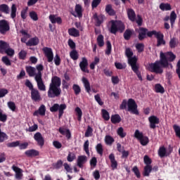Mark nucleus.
Listing matches in <instances>:
<instances>
[{"mask_svg":"<svg viewBox=\"0 0 180 180\" xmlns=\"http://www.w3.org/2000/svg\"><path fill=\"white\" fill-rule=\"evenodd\" d=\"M153 36L157 39V47H160V46H165V40H164V34L161 32L154 31Z\"/></svg>","mask_w":180,"mask_h":180,"instance_id":"9d476101","label":"nucleus"},{"mask_svg":"<svg viewBox=\"0 0 180 180\" xmlns=\"http://www.w3.org/2000/svg\"><path fill=\"white\" fill-rule=\"evenodd\" d=\"M96 150L97 153L101 155V157L103 155V146L102 145V143H98L96 146Z\"/></svg>","mask_w":180,"mask_h":180,"instance_id":"c03bdc74","label":"nucleus"},{"mask_svg":"<svg viewBox=\"0 0 180 180\" xmlns=\"http://www.w3.org/2000/svg\"><path fill=\"white\" fill-rule=\"evenodd\" d=\"M160 9L162 11H171L172 9V7H171V4L168 3H162L159 6Z\"/></svg>","mask_w":180,"mask_h":180,"instance_id":"72a5a7b5","label":"nucleus"},{"mask_svg":"<svg viewBox=\"0 0 180 180\" xmlns=\"http://www.w3.org/2000/svg\"><path fill=\"white\" fill-rule=\"evenodd\" d=\"M82 81L84 84L86 92L89 94L91 92V84L89 83V81L86 77H82Z\"/></svg>","mask_w":180,"mask_h":180,"instance_id":"a878e982","label":"nucleus"},{"mask_svg":"<svg viewBox=\"0 0 180 180\" xmlns=\"http://www.w3.org/2000/svg\"><path fill=\"white\" fill-rule=\"evenodd\" d=\"M79 65L82 72L89 74V70L88 69V59H86V58H82V61L79 63Z\"/></svg>","mask_w":180,"mask_h":180,"instance_id":"ddd939ff","label":"nucleus"},{"mask_svg":"<svg viewBox=\"0 0 180 180\" xmlns=\"http://www.w3.org/2000/svg\"><path fill=\"white\" fill-rule=\"evenodd\" d=\"M175 20H176V13L173 11L170 13V23L172 27L175 24Z\"/></svg>","mask_w":180,"mask_h":180,"instance_id":"49530a36","label":"nucleus"},{"mask_svg":"<svg viewBox=\"0 0 180 180\" xmlns=\"http://www.w3.org/2000/svg\"><path fill=\"white\" fill-rule=\"evenodd\" d=\"M30 18L34 22L39 20V16L37 15V13H36L35 11L30 12Z\"/></svg>","mask_w":180,"mask_h":180,"instance_id":"052dcab7","label":"nucleus"},{"mask_svg":"<svg viewBox=\"0 0 180 180\" xmlns=\"http://www.w3.org/2000/svg\"><path fill=\"white\" fill-rule=\"evenodd\" d=\"M72 89L75 92V95H79L81 94V87L78 84H73Z\"/></svg>","mask_w":180,"mask_h":180,"instance_id":"e2e57ef3","label":"nucleus"},{"mask_svg":"<svg viewBox=\"0 0 180 180\" xmlns=\"http://www.w3.org/2000/svg\"><path fill=\"white\" fill-rule=\"evenodd\" d=\"M40 115L41 116H44L46 115V105H41L38 110H35L33 113V116H39Z\"/></svg>","mask_w":180,"mask_h":180,"instance_id":"4be33fe9","label":"nucleus"},{"mask_svg":"<svg viewBox=\"0 0 180 180\" xmlns=\"http://www.w3.org/2000/svg\"><path fill=\"white\" fill-rule=\"evenodd\" d=\"M151 171H153V166L146 165L143 169V176H150Z\"/></svg>","mask_w":180,"mask_h":180,"instance_id":"f704fd0d","label":"nucleus"},{"mask_svg":"<svg viewBox=\"0 0 180 180\" xmlns=\"http://www.w3.org/2000/svg\"><path fill=\"white\" fill-rule=\"evenodd\" d=\"M11 9V19H15V18H16V12L18 11V8H16V4H12Z\"/></svg>","mask_w":180,"mask_h":180,"instance_id":"a18cd8bd","label":"nucleus"},{"mask_svg":"<svg viewBox=\"0 0 180 180\" xmlns=\"http://www.w3.org/2000/svg\"><path fill=\"white\" fill-rule=\"evenodd\" d=\"M117 134L121 137V139H124V136H127L126 132H124L123 127L118 128Z\"/></svg>","mask_w":180,"mask_h":180,"instance_id":"bf43d9fd","label":"nucleus"},{"mask_svg":"<svg viewBox=\"0 0 180 180\" xmlns=\"http://www.w3.org/2000/svg\"><path fill=\"white\" fill-rule=\"evenodd\" d=\"M101 113L103 119H104V120L106 122L110 119V115H109V112H108V110L103 109L101 110Z\"/></svg>","mask_w":180,"mask_h":180,"instance_id":"de8ad7c7","label":"nucleus"},{"mask_svg":"<svg viewBox=\"0 0 180 180\" xmlns=\"http://www.w3.org/2000/svg\"><path fill=\"white\" fill-rule=\"evenodd\" d=\"M19 142H20V141H14V142L8 143L6 144V146L8 147L9 148H13L15 147H19Z\"/></svg>","mask_w":180,"mask_h":180,"instance_id":"69168bd1","label":"nucleus"},{"mask_svg":"<svg viewBox=\"0 0 180 180\" xmlns=\"http://www.w3.org/2000/svg\"><path fill=\"white\" fill-rule=\"evenodd\" d=\"M34 139L35 141H37V145L39 146V147H43L44 146V138H43V136L41 135V133L37 132L34 134Z\"/></svg>","mask_w":180,"mask_h":180,"instance_id":"4468645a","label":"nucleus"},{"mask_svg":"<svg viewBox=\"0 0 180 180\" xmlns=\"http://www.w3.org/2000/svg\"><path fill=\"white\" fill-rule=\"evenodd\" d=\"M9 47V44L5 41H0V53L4 54L5 53V50H6Z\"/></svg>","mask_w":180,"mask_h":180,"instance_id":"2f4dec72","label":"nucleus"},{"mask_svg":"<svg viewBox=\"0 0 180 180\" xmlns=\"http://www.w3.org/2000/svg\"><path fill=\"white\" fill-rule=\"evenodd\" d=\"M25 155H27V157H37L40 155V153L39 152V150H36L34 149H30V150H27L25 152Z\"/></svg>","mask_w":180,"mask_h":180,"instance_id":"5701e85b","label":"nucleus"},{"mask_svg":"<svg viewBox=\"0 0 180 180\" xmlns=\"http://www.w3.org/2000/svg\"><path fill=\"white\" fill-rule=\"evenodd\" d=\"M136 32L139 33L138 39L140 41H143L144 39H147V37H153L154 36V32L153 31H148V29L141 27L139 28V30H136Z\"/></svg>","mask_w":180,"mask_h":180,"instance_id":"39448f33","label":"nucleus"},{"mask_svg":"<svg viewBox=\"0 0 180 180\" xmlns=\"http://www.w3.org/2000/svg\"><path fill=\"white\" fill-rule=\"evenodd\" d=\"M86 162V156L85 155H80L77 158V166L79 168H82L84 167V164Z\"/></svg>","mask_w":180,"mask_h":180,"instance_id":"cd10ccee","label":"nucleus"},{"mask_svg":"<svg viewBox=\"0 0 180 180\" xmlns=\"http://www.w3.org/2000/svg\"><path fill=\"white\" fill-rule=\"evenodd\" d=\"M173 129L174 130V133L176 134V137H179V139H180V127L174 124L173 125Z\"/></svg>","mask_w":180,"mask_h":180,"instance_id":"774afa93","label":"nucleus"},{"mask_svg":"<svg viewBox=\"0 0 180 180\" xmlns=\"http://www.w3.org/2000/svg\"><path fill=\"white\" fill-rule=\"evenodd\" d=\"M68 33L70 36H72L73 37H79V30L76 28L72 27L68 29Z\"/></svg>","mask_w":180,"mask_h":180,"instance_id":"c85d7f7f","label":"nucleus"},{"mask_svg":"<svg viewBox=\"0 0 180 180\" xmlns=\"http://www.w3.org/2000/svg\"><path fill=\"white\" fill-rule=\"evenodd\" d=\"M155 91L157 94H164V92H165L164 86H162L160 84H157L155 85Z\"/></svg>","mask_w":180,"mask_h":180,"instance_id":"ea45409f","label":"nucleus"},{"mask_svg":"<svg viewBox=\"0 0 180 180\" xmlns=\"http://www.w3.org/2000/svg\"><path fill=\"white\" fill-rule=\"evenodd\" d=\"M11 169L13 171H14V172H15V179H21L22 176H23V174H22V169L15 165H13Z\"/></svg>","mask_w":180,"mask_h":180,"instance_id":"f3484780","label":"nucleus"},{"mask_svg":"<svg viewBox=\"0 0 180 180\" xmlns=\"http://www.w3.org/2000/svg\"><path fill=\"white\" fill-rule=\"evenodd\" d=\"M92 133H94V129L91 126H88L84 134L85 137H91Z\"/></svg>","mask_w":180,"mask_h":180,"instance_id":"6e6d98bb","label":"nucleus"},{"mask_svg":"<svg viewBox=\"0 0 180 180\" xmlns=\"http://www.w3.org/2000/svg\"><path fill=\"white\" fill-rule=\"evenodd\" d=\"M105 15L103 14L98 15V13H94L92 19L94 20V25L96 27H99L105 21Z\"/></svg>","mask_w":180,"mask_h":180,"instance_id":"1a4fd4ad","label":"nucleus"},{"mask_svg":"<svg viewBox=\"0 0 180 180\" xmlns=\"http://www.w3.org/2000/svg\"><path fill=\"white\" fill-rule=\"evenodd\" d=\"M75 12L78 15V18H82V6L79 4H77L75 6Z\"/></svg>","mask_w":180,"mask_h":180,"instance_id":"09e8293b","label":"nucleus"},{"mask_svg":"<svg viewBox=\"0 0 180 180\" xmlns=\"http://www.w3.org/2000/svg\"><path fill=\"white\" fill-rule=\"evenodd\" d=\"M110 120L112 124H117V123H120V122H122V117L119 114H115L111 116Z\"/></svg>","mask_w":180,"mask_h":180,"instance_id":"7c9ffc66","label":"nucleus"},{"mask_svg":"<svg viewBox=\"0 0 180 180\" xmlns=\"http://www.w3.org/2000/svg\"><path fill=\"white\" fill-rule=\"evenodd\" d=\"M4 53L9 57H13V56H15V50L11 48L10 46L4 51Z\"/></svg>","mask_w":180,"mask_h":180,"instance_id":"8fccbe9b","label":"nucleus"},{"mask_svg":"<svg viewBox=\"0 0 180 180\" xmlns=\"http://www.w3.org/2000/svg\"><path fill=\"white\" fill-rule=\"evenodd\" d=\"M49 20L51 23H58V25H61L63 23V20L61 17H56V15L51 14L49 15Z\"/></svg>","mask_w":180,"mask_h":180,"instance_id":"aec40b11","label":"nucleus"},{"mask_svg":"<svg viewBox=\"0 0 180 180\" xmlns=\"http://www.w3.org/2000/svg\"><path fill=\"white\" fill-rule=\"evenodd\" d=\"M97 44L99 47H103L105 46V41L103 35L99 34L97 37Z\"/></svg>","mask_w":180,"mask_h":180,"instance_id":"a19ab883","label":"nucleus"},{"mask_svg":"<svg viewBox=\"0 0 180 180\" xmlns=\"http://www.w3.org/2000/svg\"><path fill=\"white\" fill-rule=\"evenodd\" d=\"M42 51L47 58L48 63H52L53 60H54V53H53V49L49 47H44Z\"/></svg>","mask_w":180,"mask_h":180,"instance_id":"9b49d317","label":"nucleus"},{"mask_svg":"<svg viewBox=\"0 0 180 180\" xmlns=\"http://www.w3.org/2000/svg\"><path fill=\"white\" fill-rule=\"evenodd\" d=\"M158 155L160 157V158H164V157H167L168 155H167V149L165 146H162L158 150Z\"/></svg>","mask_w":180,"mask_h":180,"instance_id":"c9c22d12","label":"nucleus"},{"mask_svg":"<svg viewBox=\"0 0 180 180\" xmlns=\"http://www.w3.org/2000/svg\"><path fill=\"white\" fill-rule=\"evenodd\" d=\"M31 99L34 102L41 101V96H40V92H39L37 89H34L32 91H31Z\"/></svg>","mask_w":180,"mask_h":180,"instance_id":"2eb2a0df","label":"nucleus"},{"mask_svg":"<svg viewBox=\"0 0 180 180\" xmlns=\"http://www.w3.org/2000/svg\"><path fill=\"white\" fill-rule=\"evenodd\" d=\"M5 140H8V135L5 132H2L0 124V143H4Z\"/></svg>","mask_w":180,"mask_h":180,"instance_id":"5fc2aeb1","label":"nucleus"},{"mask_svg":"<svg viewBox=\"0 0 180 180\" xmlns=\"http://www.w3.org/2000/svg\"><path fill=\"white\" fill-rule=\"evenodd\" d=\"M1 61L7 67H9V65H12V63L11 62V60L9 59V58H8V56H3L1 58Z\"/></svg>","mask_w":180,"mask_h":180,"instance_id":"864d4df0","label":"nucleus"},{"mask_svg":"<svg viewBox=\"0 0 180 180\" xmlns=\"http://www.w3.org/2000/svg\"><path fill=\"white\" fill-rule=\"evenodd\" d=\"M35 81L39 91H46V85H44V82H43V79L41 77H35Z\"/></svg>","mask_w":180,"mask_h":180,"instance_id":"a211bd4d","label":"nucleus"},{"mask_svg":"<svg viewBox=\"0 0 180 180\" xmlns=\"http://www.w3.org/2000/svg\"><path fill=\"white\" fill-rule=\"evenodd\" d=\"M137 108H139V106L137 105L136 101H134V99L133 98L128 99V101L127 100L124 99L120 105V110H126V109H127L128 112H130L133 115L139 116V115H140V112H139Z\"/></svg>","mask_w":180,"mask_h":180,"instance_id":"7ed1b4c3","label":"nucleus"},{"mask_svg":"<svg viewBox=\"0 0 180 180\" xmlns=\"http://www.w3.org/2000/svg\"><path fill=\"white\" fill-rule=\"evenodd\" d=\"M106 44L107 49L105 50V54H107V56H110V53H112V44L110 42V41H107Z\"/></svg>","mask_w":180,"mask_h":180,"instance_id":"680f3d73","label":"nucleus"},{"mask_svg":"<svg viewBox=\"0 0 180 180\" xmlns=\"http://www.w3.org/2000/svg\"><path fill=\"white\" fill-rule=\"evenodd\" d=\"M105 141L107 146H112L115 143V139L110 136V135H107L105 137Z\"/></svg>","mask_w":180,"mask_h":180,"instance_id":"37998d69","label":"nucleus"},{"mask_svg":"<svg viewBox=\"0 0 180 180\" xmlns=\"http://www.w3.org/2000/svg\"><path fill=\"white\" fill-rule=\"evenodd\" d=\"M27 56V52L26 51L22 50L18 53V57L20 60H26V56Z\"/></svg>","mask_w":180,"mask_h":180,"instance_id":"338daca9","label":"nucleus"},{"mask_svg":"<svg viewBox=\"0 0 180 180\" xmlns=\"http://www.w3.org/2000/svg\"><path fill=\"white\" fill-rule=\"evenodd\" d=\"M7 120H8V115L4 113V110H2V109H0V122L5 123V122H6Z\"/></svg>","mask_w":180,"mask_h":180,"instance_id":"3c124183","label":"nucleus"},{"mask_svg":"<svg viewBox=\"0 0 180 180\" xmlns=\"http://www.w3.org/2000/svg\"><path fill=\"white\" fill-rule=\"evenodd\" d=\"M132 71L134 72V74H136L139 81H143V77L141 76V72H140V68H136V69H133Z\"/></svg>","mask_w":180,"mask_h":180,"instance_id":"603ef678","label":"nucleus"},{"mask_svg":"<svg viewBox=\"0 0 180 180\" xmlns=\"http://www.w3.org/2000/svg\"><path fill=\"white\" fill-rule=\"evenodd\" d=\"M137 57L132 56L128 58V64L131 68V70H135L136 68H140L139 64H137Z\"/></svg>","mask_w":180,"mask_h":180,"instance_id":"dca6fc26","label":"nucleus"},{"mask_svg":"<svg viewBox=\"0 0 180 180\" xmlns=\"http://www.w3.org/2000/svg\"><path fill=\"white\" fill-rule=\"evenodd\" d=\"M70 56L72 60H73L74 61H77V60L79 57V55L78 54V51H77V50L73 49L72 51L70 52Z\"/></svg>","mask_w":180,"mask_h":180,"instance_id":"4c0bfd02","label":"nucleus"},{"mask_svg":"<svg viewBox=\"0 0 180 180\" xmlns=\"http://www.w3.org/2000/svg\"><path fill=\"white\" fill-rule=\"evenodd\" d=\"M148 122L150 123L149 127L150 129H156L157 125L156 124H160V118H158L155 115H151L150 117H148Z\"/></svg>","mask_w":180,"mask_h":180,"instance_id":"f8f14e48","label":"nucleus"},{"mask_svg":"<svg viewBox=\"0 0 180 180\" xmlns=\"http://www.w3.org/2000/svg\"><path fill=\"white\" fill-rule=\"evenodd\" d=\"M61 79L58 76H53L49 84L48 98H60L61 96Z\"/></svg>","mask_w":180,"mask_h":180,"instance_id":"f03ea898","label":"nucleus"},{"mask_svg":"<svg viewBox=\"0 0 180 180\" xmlns=\"http://www.w3.org/2000/svg\"><path fill=\"white\" fill-rule=\"evenodd\" d=\"M67 109V105L55 103L52 107L50 108V112L54 113L55 112H58V118L61 119L63 117V115H64V110Z\"/></svg>","mask_w":180,"mask_h":180,"instance_id":"423d86ee","label":"nucleus"},{"mask_svg":"<svg viewBox=\"0 0 180 180\" xmlns=\"http://www.w3.org/2000/svg\"><path fill=\"white\" fill-rule=\"evenodd\" d=\"M75 112H76L77 115V120L79 122H81V119L82 117V110H81V108L79 107H77L75 108Z\"/></svg>","mask_w":180,"mask_h":180,"instance_id":"13d9d810","label":"nucleus"},{"mask_svg":"<svg viewBox=\"0 0 180 180\" xmlns=\"http://www.w3.org/2000/svg\"><path fill=\"white\" fill-rule=\"evenodd\" d=\"M36 68L38 71L37 74L35 75V78H38L39 77H42V75H41V71H43L44 70V67L43 66V65L41 64H39V65H37L36 66Z\"/></svg>","mask_w":180,"mask_h":180,"instance_id":"79ce46f5","label":"nucleus"},{"mask_svg":"<svg viewBox=\"0 0 180 180\" xmlns=\"http://www.w3.org/2000/svg\"><path fill=\"white\" fill-rule=\"evenodd\" d=\"M138 53H143L144 51V44L139 43L135 46Z\"/></svg>","mask_w":180,"mask_h":180,"instance_id":"0e129e2a","label":"nucleus"},{"mask_svg":"<svg viewBox=\"0 0 180 180\" xmlns=\"http://www.w3.org/2000/svg\"><path fill=\"white\" fill-rule=\"evenodd\" d=\"M127 15L129 20L131 22H135L136 21V12H134V10L132 8H129L127 10Z\"/></svg>","mask_w":180,"mask_h":180,"instance_id":"c756f323","label":"nucleus"},{"mask_svg":"<svg viewBox=\"0 0 180 180\" xmlns=\"http://www.w3.org/2000/svg\"><path fill=\"white\" fill-rule=\"evenodd\" d=\"M108 158L111 163V168L112 169H117V161H116L115 154L110 153L108 156Z\"/></svg>","mask_w":180,"mask_h":180,"instance_id":"6ab92c4d","label":"nucleus"},{"mask_svg":"<svg viewBox=\"0 0 180 180\" xmlns=\"http://www.w3.org/2000/svg\"><path fill=\"white\" fill-rule=\"evenodd\" d=\"M123 36H124V40H130L131 36H133V31H131V30L127 29L124 32Z\"/></svg>","mask_w":180,"mask_h":180,"instance_id":"e433bc0d","label":"nucleus"},{"mask_svg":"<svg viewBox=\"0 0 180 180\" xmlns=\"http://www.w3.org/2000/svg\"><path fill=\"white\" fill-rule=\"evenodd\" d=\"M75 158H77V157L75 156V153H71V152L68 153V155L67 157V160L68 161V162H72V161H74Z\"/></svg>","mask_w":180,"mask_h":180,"instance_id":"4d7b16f0","label":"nucleus"},{"mask_svg":"<svg viewBox=\"0 0 180 180\" xmlns=\"http://www.w3.org/2000/svg\"><path fill=\"white\" fill-rule=\"evenodd\" d=\"M134 137L139 140L141 146H147L150 143V139L148 136L143 134V132H140L139 129H136L134 133Z\"/></svg>","mask_w":180,"mask_h":180,"instance_id":"0eeeda50","label":"nucleus"},{"mask_svg":"<svg viewBox=\"0 0 180 180\" xmlns=\"http://www.w3.org/2000/svg\"><path fill=\"white\" fill-rule=\"evenodd\" d=\"M58 131L60 134H62V136H65L68 140H70V139H71V131H70V129L60 127L58 129Z\"/></svg>","mask_w":180,"mask_h":180,"instance_id":"412c9836","label":"nucleus"},{"mask_svg":"<svg viewBox=\"0 0 180 180\" xmlns=\"http://www.w3.org/2000/svg\"><path fill=\"white\" fill-rule=\"evenodd\" d=\"M25 71L28 74L29 77H36V68L32 66H26Z\"/></svg>","mask_w":180,"mask_h":180,"instance_id":"393cba45","label":"nucleus"},{"mask_svg":"<svg viewBox=\"0 0 180 180\" xmlns=\"http://www.w3.org/2000/svg\"><path fill=\"white\" fill-rule=\"evenodd\" d=\"M176 56L172 52H167L165 55V53L160 52V60H156L155 63H150L148 68V70L150 72H155V74H162L164 72V69L171 67L172 68V61H175Z\"/></svg>","mask_w":180,"mask_h":180,"instance_id":"f257e3e1","label":"nucleus"},{"mask_svg":"<svg viewBox=\"0 0 180 180\" xmlns=\"http://www.w3.org/2000/svg\"><path fill=\"white\" fill-rule=\"evenodd\" d=\"M179 44V41L176 37H172L170 39V41L169 42V46L170 49H175V47H178Z\"/></svg>","mask_w":180,"mask_h":180,"instance_id":"bb28decb","label":"nucleus"},{"mask_svg":"<svg viewBox=\"0 0 180 180\" xmlns=\"http://www.w3.org/2000/svg\"><path fill=\"white\" fill-rule=\"evenodd\" d=\"M39 38L37 37L31 38L28 40L27 42H26V46H28L29 47H32V46H37L39 43Z\"/></svg>","mask_w":180,"mask_h":180,"instance_id":"b1692460","label":"nucleus"},{"mask_svg":"<svg viewBox=\"0 0 180 180\" xmlns=\"http://www.w3.org/2000/svg\"><path fill=\"white\" fill-rule=\"evenodd\" d=\"M9 6L7 4H1L0 5V12H2L3 13H6V15H8L9 13Z\"/></svg>","mask_w":180,"mask_h":180,"instance_id":"58836bf2","label":"nucleus"},{"mask_svg":"<svg viewBox=\"0 0 180 180\" xmlns=\"http://www.w3.org/2000/svg\"><path fill=\"white\" fill-rule=\"evenodd\" d=\"M105 12L110 16H115V15H116V11H115V10H113V8H112V5L111 4H108L105 6Z\"/></svg>","mask_w":180,"mask_h":180,"instance_id":"473e14b6","label":"nucleus"},{"mask_svg":"<svg viewBox=\"0 0 180 180\" xmlns=\"http://www.w3.org/2000/svg\"><path fill=\"white\" fill-rule=\"evenodd\" d=\"M11 30L9 22L6 20H0V34L5 35L8 32Z\"/></svg>","mask_w":180,"mask_h":180,"instance_id":"6e6552de","label":"nucleus"},{"mask_svg":"<svg viewBox=\"0 0 180 180\" xmlns=\"http://www.w3.org/2000/svg\"><path fill=\"white\" fill-rule=\"evenodd\" d=\"M111 26L110 28V32L112 33V34H116L117 32L120 33H123L124 32V29H126V26L124 25V23L120 20H112L110 21Z\"/></svg>","mask_w":180,"mask_h":180,"instance_id":"20e7f679","label":"nucleus"}]
</instances>
